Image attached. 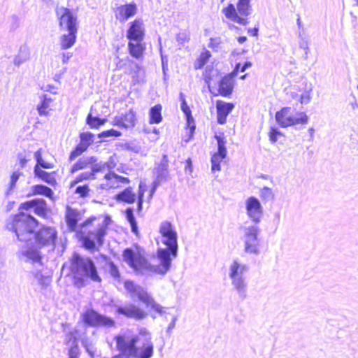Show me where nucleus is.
Instances as JSON below:
<instances>
[{
	"instance_id": "32",
	"label": "nucleus",
	"mask_w": 358,
	"mask_h": 358,
	"mask_svg": "<svg viewBox=\"0 0 358 358\" xmlns=\"http://www.w3.org/2000/svg\"><path fill=\"white\" fill-rule=\"evenodd\" d=\"M162 105L160 103H157L150 108L149 110V123L150 124H159L162 121Z\"/></svg>"
},
{
	"instance_id": "38",
	"label": "nucleus",
	"mask_w": 358,
	"mask_h": 358,
	"mask_svg": "<svg viewBox=\"0 0 358 358\" xmlns=\"http://www.w3.org/2000/svg\"><path fill=\"white\" fill-rule=\"evenodd\" d=\"M91 189L88 184L78 185L75 189L74 193L80 198H87L90 195Z\"/></svg>"
},
{
	"instance_id": "41",
	"label": "nucleus",
	"mask_w": 358,
	"mask_h": 358,
	"mask_svg": "<svg viewBox=\"0 0 358 358\" xmlns=\"http://www.w3.org/2000/svg\"><path fill=\"white\" fill-rule=\"evenodd\" d=\"M283 136L282 133L277 128L271 127L268 132L269 140L273 143L278 140V136Z\"/></svg>"
},
{
	"instance_id": "52",
	"label": "nucleus",
	"mask_w": 358,
	"mask_h": 358,
	"mask_svg": "<svg viewBox=\"0 0 358 358\" xmlns=\"http://www.w3.org/2000/svg\"><path fill=\"white\" fill-rule=\"evenodd\" d=\"M18 159H19V163L20 164V166L21 167H23L25 166L27 162V159H26V157L24 155H22V154H19L18 155Z\"/></svg>"
},
{
	"instance_id": "23",
	"label": "nucleus",
	"mask_w": 358,
	"mask_h": 358,
	"mask_svg": "<svg viewBox=\"0 0 358 358\" xmlns=\"http://www.w3.org/2000/svg\"><path fill=\"white\" fill-rule=\"evenodd\" d=\"M137 13V6L135 3L120 5L114 9L115 17L120 22H125L129 18Z\"/></svg>"
},
{
	"instance_id": "56",
	"label": "nucleus",
	"mask_w": 358,
	"mask_h": 358,
	"mask_svg": "<svg viewBox=\"0 0 358 358\" xmlns=\"http://www.w3.org/2000/svg\"><path fill=\"white\" fill-rule=\"evenodd\" d=\"M246 76H247V74H244V75H242V76L240 77V78H241V79H242V80H243V79H245V78H246Z\"/></svg>"
},
{
	"instance_id": "48",
	"label": "nucleus",
	"mask_w": 358,
	"mask_h": 358,
	"mask_svg": "<svg viewBox=\"0 0 358 358\" xmlns=\"http://www.w3.org/2000/svg\"><path fill=\"white\" fill-rule=\"evenodd\" d=\"M101 164L103 166V169L106 167L108 170H112L116 166V162L113 157H110L106 162Z\"/></svg>"
},
{
	"instance_id": "45",
	"label": "nucleus",
	"mask_w": 358,
	"mask_h": 358,
	"mask_svg": "<svg viewBox=\"0 0 358 358\" xmlns=\"http://www.w3.org/2000/svg\"><path fill=\"white\" fill-rule=\"evenodd\" d=\"M240 67H241V64L237 63L236 64L235 67L234 68V69L231 71V72L224 75V76L225 78H227V79H229L230 81H235L234 78L238 75V73L239 72Z\"/></svg>"
},
{
	"instance_id": "12",
	"label": "nucleus",
	"mask_w": 358,
	"mask_h": 358,
	"mask_svg": "<svg viewBox=\"0 0 358 358\" xmlns=\"http://www.w3.org/2000/svg\"><path fill=\"white\" fill-rule=\"evenodd\" d=\"M56 15L61 30L78 31V17L71 9L61 7L56 10Z\"/></svg>"
},
{
	"instance_id": "43",
	"label": "nucleus",
	"mask_w": 358,
	"mask_h": 358,
	"mask_svg": "<svg viewBox=\"0 0 358 358\" xmlns=\"http://www.w3.org/2000/svg\"><path fill=\"white\" fill-rule=\"evenodd\" d=\"M260 195L262 199L264 200H269L273 198V194L272 192L271 189L264 187L262 189L260 192Z\"/></svg>"
},
{
	"instance_id": "57",
	"label": "nucleus",
	"mask_w": 358,
	"mask_h": 358,
	"mask_svg": "<svg viewBox=\"0 0 358 358\" xmlns=\"http://www.w3.org/2000/svg\"><path fill=\"white\" fill-rule=\"evenodd\" d=\"M153 132L155 134H159V131L157 129H154Z\"/></svg>"
},
{
	"instance_id": "31",
	"label": "nucleus",
	"mask_w": 358,
	"mask_h": 358,
	"mask_svg": "<svg viewBox=\"0 0 358 358\" xmlns=\"http://www.w3.org/2000/svg\"><path fill=\"white\" fill-rule=\"evenodd\" d=\"M68 34L60 36V45L62 50L71 48L76 42L77 31H68Z\"/></svg>"
},
{
	"instance_id": "7",
	"label": "nucleus",
	"mask_w": 358,
	"mask_h": 358,
	"mask_svg": "<svg viewBox=\"0 0 358 358\" xmlns=\"http://www.w3.org/2000/svg\"><path fill=\"white\" fill-rule=\"evenodd\" d=\"M277 124L281 128H287L295 125H306L308 122V116L304 111L294 112L291 107L281 108L275 113Z\"/></svg>"
},
{
	"instance_id": "29",
	"label": "nucleus",
	"mask_w": 358,
	"mask_h": 358,
	"mask_svg": "<svg viewBox=\"0 0 358 358\" xmlns=\"http://www.w3.org/2000/svg\"><path fill=\"white\" fill-rule=\"evenodd\" d=\"M36 195H42L52 199L54 197V192L50 187L44 185L38 184L33 185L31 187L30 192L28 194V196H32Z\"/></svg>"
},
{
	"instance_id": "3",
	"label": "nucleus",
	"mask_w": 358,
	"mask_h": 358,
	"mask_svg": "<svg viewBox=\"0 0 358 358\" xmlns=\"http://www.w3.org/2000/svg\"><path fill=\"white\" fill-rule=\"evenodd\" d=\"M122 256L127 264L137 274L164 275L171 266V259L169 252L164 249H159L157 251L159 264H152L149 262L145 250L137 243L123 250Z\"/></svg>"
},
{
	"instance_id": "49",
	"label": "nucleus",
	"mask_w": 358,
	"mask_h": 358,
	"mask_svg": "<svg viewBox=\"0 0 358 358\" xmlns=\"http://www.w3.org/2000/svg\"><path fill=\"white\" fill-rule=\"evenodd\" d=\"M185 171L189 173L192 172V162L190 158H187L185 162Z\"/></svg>"
},
{
	"instance_id": "27",
	"label": "nucleus",
	"mask_w": 358,
	"mask_h": 358,
	"mask_svg": "<svg viewBox=\"0 0 358 358\" xmlns=\"http://www.w3.org/2000/svg\"><path fill=\"white\" fill-rule=\"evenodd\" d=\"M101 172L99 168L94 167L92 170L87 172H82L76 176L69 184L70 187H74L76 184L86 180H93L96 179V175Z\"/></svg>"
},
{
	"instance_id": "53",
	"label": "nucleus",
	"mask_w": 358,
	"mask_h": 358,
	"mask_svg": "<svg viewBox=\"0 0 358 358\" xmlns=\"http://www.w3.org/2000/svg\"><path fill=\"white\" fill-rule=\"evenodd\" d=\"M259 29L258 27L250 28L248 29V32L252 35L253 36H258Z\"/></svg>"
},
{
	"instance_id": "18",
	"label": "nucleus",
	"mask_w": 358,
	"mask_h": 358,
	"mask_svg": "<svg viewBox=\"0 0 358 358\" xmlns=\"http://www.w3.org/2000/svg\"><path fill=\"white\" fill-rule=\"evenodd\" d=\"M248 270L246 265L241 264L238 260H234L230 266L229 276L232 284L238 291L245 288V283L242 275Z\"/></svg>"
},
{
	"instance_id": "1",
	"label": "nucleus",
	"mask_w": 358,
	"mask_h": 358,
	"mask_svg": "<svg viewBox=\"0 0 358 358\" xmlns=\"http://www.w3.org/2000/svg\"><path fill=\"white\" fill-rule=\"evenodd\" d=\"M31 209L43 219H47L51 212L43 199L36 198L24 201L20 204L18 212L7 220L5 228L13 233L17 240L27 248L24 255L38 262L41 260L38 250L55 245L58 234L55 227L41 224L34 216L27 213Z\"/></svg>"
},
{
	"instance_id": "24",
	"label": "nucleus",
	"mask_w": 358,
	"mask_h": 358,
	"mask_svg": "<svg viewBox=\"0 0 358 358\" xmlns=\"http://www.w3.org/2000/svg\"><path fill=\"white\" fill-rule=\"evenodd\" d=\"M217 122L220 124H224L227 121V117L235 108L232 102H227L223 100H217L215 103Z\"/></svg>"
},
{
	"instance_id": "14",
	"label": "nucleus",
	"mask_w": 358,
	"mask_h": 358,
	"mask_svg": "<svg viewBox=\"0 0 358 358\" xmlns=\"http://www.w3.org/2000/svg\"><path fill=\"white\" fill-rule=\"evenodd\" d=\"M124 286L131 296H136L138 299L145 303L146 306L159 310V305L155 302L154 299L133 281L126 280L124 282Z\"/></svg>"
},
{
	"instance_id": "33",
	"label": "nucleus",
	"mask_w": 358,
	"mask_h": 358,
	"mask_svg": "<svg viewBox=\"0 0 358 358\" xmlns=\"http://www.w3.org/2000/svg\"><path fill=\"white\" fill-rule=\"evenodd\" d=\"M212 57L210 50L204 49L194 62V68L196 70L202 69Z\"/></svg>"
},
{
	"instance_id": "54",
	"label": "nucleus",
	"mask_w": 358,
	"mask_h": 358,
	"mask_svg": "<svg viewBox=\"0 0 358 358\" xmlns=\"http://www.w3.org/2000/svg\"><path fill=\"white\" fill-rule=\"evenodd\" d=\"M252 66V63L250 62H245L243 65L241 64V67L239 69V71H245V69Z\"/></svg>"
},
{
	"instance_id": "6",
	"label": "nucleus",
	"mask_w": 358,
	"mask_h": 358,
	"mask_svg": "<svg viewBox=\"0 0 358 358\" xmlns=\"http://www.w3.org/2000/svg\"><path fill=\"white\" fill-rule=\"evenodd\" d=\"M126 36L128 39L127 48L129 55L136 59H143L146 44L144 42L145 27L141 18H136L129 22Z\"/></svg>"
},
{
	"instance_id": "40",
	"label": "nucleus",
	"mask_w": 358,
	"mask_h": 358,
	"mask_svg": "<svg viewBox=\"0 0 358 358\" xmlns=\"http://www.w3.org/2000/svg\"><path fill=\"white\" fill-rule=\"evenodd\" d=\"M122 135V133L116 129H110L108 130L103 131L100 134H98L99 138L101 137H109V136H115L119 137Z\"/></svg>"
},
{
	"instance_id": "28",
	"label": "nucleus",
	"mask_w": 358,
	"mask_h": 358,
	"mask_svg": "<svg viewBox=\"0 0 358 358\" xmlns=\"http://www.w3.org/2000/svg\"><path fill=\"white\" fill-rule=\"evenodd\" d=\"M181 109L185 113L187 119V127L186 129L189 130V139L193 137V134L195 129V125L194 123V119L192 116V112L189 107L187 106L185 98H182L181 103Z\"/></svg>"
},
{
	"instance_id": "19",
	"label": "nucleus",
	"mask_w": 358,
	"mask_h": 358,
	"mask_svg": "<svg viewBox=\"0 0 358 358\" xmlns=\"http://www.w3.org/2000/svg\"><path fill=\"white\" fill-rule=\"evenodd\" d=\"M96 167L100 169V171H103V166L101 164V162H98V159L95 156L83 157L79 158L75 162L69 169L70 173H74L81 170L90 169L92 170L93 168Z\"/></svg>"
},
{
	"instance_id": "5",
	"label": "nucleus",
	"mask_w": 358,
	"mask_h": 358,
	"mask_svg": "<svg viewBox=\"0 0 358 358\" xmlns=\"http://www.w3.org/2000/svg\"><path fill=\"white\" fill-rule=\"evenodd\" d=\"M70 265L73 283L78 287L85 285V279L99 283L102 281L95 263L90 257L74 252L70 259Z\"/></svg>"
},
{
	"instance_id": "50",
	"label": "nucleus",
	"mask_w": 358,
	"mask_h": 358,
	"mask_svg": "<svg viewBox=\"0 0 358 358\" xmlns=\"http://www.w3.org/2000/svg\"><path fill=\"white\" fill-rule=\"evenodd\" d=\"M20 174L17 172H13L10 176V186L13 187L15 185L19 178Z\"/></svg>"
},
{
	"instance_id": "13",
	"label": "nucleus",
	"mask_w": 358,
	"mask_h": 358,
	"mask_svg": "<svg viewBox=\"0 0 358 358\" xmlns=\"http://www.w3.org/2000/svg\"><path fill=\"white\" fill-rule=\"evenodd\" d=\"M259 229L257 227L250 226L245 229L244 233V251L250 255H258L260 252L261 245L258 238Z\"/></svg>"
},
{
	"instance_id": "35",
	"label": "nucleus",
	"mask_w": 358,
	"mask_h": 358,
	"mask_svg": "<svg viewBox=\"0 0 358 358\" xmlns=\"http://www.w3.org/2000/svg\"><path fill=\"white\" fill-rule=\"evenodd\" d=\"M106 119H101L98 117H93L91 113H89L86 118V123L91 129H99L101 125L106 122Z\"/></svg>"
},
{
	"instance_id": "46",
	"label": "nucleus",
	"mask_w": 358,
	"mask_h": 358,
	"mask_svg": "<svg viewBox=\"0 0 358 358\" xmlns=\"http://www.w3.org/2000/svg\"><path fill=\"white\" fill-rule=\"evenodd\" d=\"M77 331H73L67 334L66 343H72L73 345L78 344Z\"/></svg>"
},
{
	"instance_id": "16",
	"label": "nucleus",
	"mask_w": 358,
	"mask_h": 358,
	"mask_svg": "<svg viewBox=\"0 0 358 358\" xmlns=\"http://www.w3.org/2000/svg\"><path fill=\"white\" fill-rule=\"evenodd\" d=\"M143 196L144 190L141 189V185L139 187L137 196L134 192L132 188L131 187H128L117 194L115 195V199L117 201L129 204L134 203L137 201V210L141 211L142 209Z\"/></svg>"
},
{
	"instance_id": "4",
	"label": "nucleus",
	"mask_w": 358,
	"mask_h": 358,
	"mask_svg": "<svg viewBox=\"0 0 358 358\" xmlns=\"http://www.w3.org/2000/svg\"><path fill=\"white\" fill-rule=\"evenodd\" d=\"M118 354L111 358H151L154 353V344L150 334L141 330L138 334L129 336L127 333L114 336Z\"/></svg>"
},
{
	"instance_id": "39",
	"label": "nucleus",
	"mask_w": 358,
	"mask_h": 358,
	"mask_svg": "<svg viewBox=\"0 0 358 358\" xmlns=\"http://www.w3.org/2000/svg\"><path fill=\"white\" fill-rule=\"evenodd\" d=\"M108 272L110 276L113 277L115 280L120 281L122 278L118 266L113 262H108Z\"/></svg>"
},
{
	"instance_id": "15",
	"label": "nucleus",
	"mask_w": 358,
	"mask_h": 358,
	"mask_svg": "<svg viewBox=\"0 0 358 358\" xmlns=\"http://www.w3.org/2000/svg\"><path fill=\"white\" fill-rule=\"evenodd\" d=\"M79 143L69 155V162H73L76 158L82 155L87 150L94 141V135L90 131L81 132L79 134Z\"/></svg>"
},
{
	"instance_id": "26",
	"label": "nucleus",
	"mask_w": 358,
	"mask_h": 358,
	"mask_svg": "<svg viewBox=\"0 0 358 358\" xmlns=\"http://www.w3.org/2000/svg\"><path fill=\"white\" fill-rule=\"evenodd\" d=\"M116 312L127 317L134 318L136 320H142L147 316V313L143 310L134 304L120 306L117 308Z\"/></svg>"
},
{
	"instance_id": "2",
	"label": "nucleus",
	"mask_w": 358,
	"mask_h": 358,
	"mask_svg": "<svg viewBox=\"0 0 358 358\" xmlns=\"http://www.w3.org/2000/svg\"><path fill=\"white\" fill-rule=\"evenodd\" d=\"M83 213L77 208L66 206L64 219L69 231H75L82 247L90 251H98L104 244L112 222L109 215H92L80 225Z\"/></svg>"
},
{
	"instance_id": "55",
	"label": "nucleus",
	"mask_w": 358,
	"mask_h": 358,
	"mask_svg": "<svg viewBox=\"0 0 358 358\" xmlns=\"http://www.w3.org/2000/svg\"><path fill=\"white\" fill-rule=\"evenodd\" d=\"M237 41L239 43H243L247 41V37L245 36H239L237 38Z\"/></svg>"
},
{
	"instance_id": "10",
	"label": "nucleus",
	"mask_w": 358,
	"mask_h": 358,
	"mask_svg": "<svg viewBox=\"0 0 358 358\" xmlns=\"http://www.w3.org/2000/svg\"><path fill=\"white\" fill-rule=\"evenodd\" d=\"M159 232L162 238V243L166 245V250L169 256H177L178 241L177 233L175 231L172 224L169 221H164L161 223Z\"/></svg>"
},
{
	"instance_id": "11",
	"label": "nucleus",
	"mask_w": 358,
	"mask_h": 358,
	"mask_svg": "<svg viewBox=\"0 0 358 358\" xmlns=\"http://www.w3.org/2000/svg\"><path fill=\"white\" fill-rule=\"evenodd\" d=\"M82 322L90 327H113L115 320L109 317L99 314L94 309H87L81 315Z\"/></svg>"
},
{
	"instance_id": "58",
	"label": "nucleus",
	"mask_w": 358,
	"mask_h": 358,
	"mask_svg": "<svg viewBox=\"0 0 358 358\" xmlns=\"http://www.w3.org/2000/svg\"><path fill=\"white\" fill-rule=\"evenodd\" d=\"M303 48H304L305 50H306V49H308V47H307V46H306V47H304Z\"/></svg>"
},
{
	"instance_id": "20",
	"label": "nucleus",
	"mask_w": 358,
	"mask_h": 358,
	"mask_svg": "<svg viewBox=\"0 0 358 358\" xmlns=\"http://www.w3.org/2000/svg\"><path fill=\"white\" fill-rule=\"evenodd\" d=\"M103 180L104 182L100 185V187L105 190L117 189L122 185H127L130 182V180L127 177L119 176L111 171L105 174Z\"/></svg>"
},
{
	"instance_id": "42",
	"label": "nucleus",
	"mask_w": 358,
	"mask_h": 358,
	"mask_svg": "<svg viewBox=\"0 0 358 358\" xmlns=\"http://www.w3.org/2000/svg\"><path fill=\"white\" fill-rule=\"evenodd\" d=\"M80 351L78 344L73 345L68 349V358H79Z\"/></svg>"
},
{
	"instance_id": "8",
	"label": "nucleus",
	"mask_w": 358,
	"mask_h": 358,
	"mask_svg": "<svg viewBox=\"0 0 358 358\" xmlns=\"http://www.w3.org/2000/svg\"><path fill=\"white\" fill-rule=\"evenodd\" d=\"M222 13L227 18L245 26L249 23L248 17L251 13L250 0H238L236 8L233 3H229L222 9Z\"/></svg>"
},
{
	"instance_id": "47",
	"label": "nucleus",
	"mask_w": 358,
	"mask_h": 358,
	"mask_svg": "<svg viewBox=\"0 0 358 358\" xmlns=\"http://www.w3.org/2000/svg\"><path fill=\"white\" fill-rule=\"evenodd\" d=\"M169 159L168 157L166 155H164L162 157V160L161 164L159 165L158 171H166L168 168Z\"/></svg>"
},
{
	"instance_id": "22",
	"label": "nucleus",
	"mask_w": 358,
	"mask_h": 358,
	"mask_svg": "<svg viewBox=\"0 0 358 358\" xmlns=\"http://www.w3.org/2000/svg\"><path fill=\"white\" fill-rule=\"evenodd\" d=\"M245 209L248 217L255 222L260 221L263 210L259 201L255 196L249 197L245 201Z\"/></svg>"
},
{
	"instance_id": "21",
	"label": "nucleus",
	"mask_w": 358,
	"mask_h": 358,
	"mask_svg": "<svg viewBox=\"0 0 358 358\" xmlns=\"http://www.w3.org/2000/svg\"><path fill=\"white\" fill-rule=\"evenodd\" d=\"M136 121V113L132 109H130L120 115L115 116L111 124L120 128L129 129L135 126Z\"/></svg>"
},
{
	"instance_id": "17",
	"label": "nucleus",
	"mask_w": 358,
	"mask_h": 358,
	"mask_svg": "<svg viewBox=\"0 0 358 358\" xmlns=\"http://www.w3.org/2000/svg\"><path fill=\"white\" fill-rule=\"evenodd\" d=\"M215 138L217 143V151L211 157V168L213 171H219L221 169V162H223L227 155V141L223 133L215 135Z\"/></svg>"
},
{
	"instance_id": "30",
	"label": "nucleus",
	"mask_w": 358,
	"mask_h": 358,
	"mask_svg": "<svg viewBox=\"0 0 358 358\" xmlns=\"http://www.w3.org/2000/svg\"><path fill=\"white\" fill-rule=\"evenodd\" d=\"M311 90L306 85L303 87H298L296 92L292 95L293 98H299V101L301 104H307L311 99Z\"/></svg>"
},
{
	"instance_id": "51",
	"label": "nucleus",
	"mask_w": 358,
	"mask_h": 358,
	"mask_svg": "<svg viewBox=\"0 0 358 358\" xmlns=\"http://www.w3.org/2000/svg\"><path fill=\"white\" fill-rule=\"evenodd\" d=\"M73 54L71 52H64L62 55V61L64 64L68 63L70 58L72 57Z\"/></svg>"
},
{
	"instance_id": "44",
	"label": "nucleus",
	"mask_w": 358,
	"mask_h": 358,
	"mask_svg": "<svg viewBox=\"0 0 358 358\" xmlns=\"http://www.w3.org/2000/svg\"><path fill=\"white\" fill-rule=\"evenodd\" d=\"M240 67H241V64L237 63L236 64L235 67L234 68V69L231 71V72L224 75V76L225 78H227V79H229L230 81H235L234 78L238 75V73L239 72Z\"/></svg>"
},
{
	"instance_id": "36",
	"label": "nucleus",
	"mask_w": 358,
	"mask_h": 358,
	"mask_svg": "<svg viewBox=\"0 0 358 358\" xmlns=\"http://www.w3.org/2000/svg\"><path fill=\"white\" fill-rule=\"evenodd\" d=\"M215 76L213 67L211 66H207L202 73V78L205 83L207 85L208 90L210 89L211 82Z\"/></svg>"
},
{
	"instance_id": "59",
	"label": "nucleus",
	"mask_w": 358,
	"mask_h": 358,
	"mask_svg": "<svg viewBox=\"0 0 358 358\" xmlns=\"http://www.w3.org/2000/svg\"><path fill=\"white\" fill-rule=\"evenodd\" d=\"M224 0H221L222 2H223Z\"/></svg>"
},
{
	"instance_id": "9",
	"label": "nucleus",
	"mask_w": 358,
	"mask_h": 358,
	"mask_svg": "<svg viewBox=\"0 0 358 358\" xmlns=\"http://www.w3.org/2000/svg\"><path fill=\"white\" fill-rule=\"evenodd\" d=\"M42 148H39L34 153L36 160V164L34 167V175L44 182L55 187L57 184L56 178L57 171L48 172L42 169H51L55 165L53 162L45 161L42 157Z\"/></svg>"
},
{
	"instance_id": "60",
	"label": "nucleus",
	"mask_w": 358,
	"mask_h": 358,
	"mask_svg": "<svg viewBox=\"0 0 358 358\" xmlns=\"http://www.w3.org/2000/svg\"><path fill=\"white\" fill-rule=\"evenodd\" d=\"M357 3H358V0H357Z\"/></svg>"
},
{
	"instance_id": "37",
	"label": "nucleus",
	"mask_w": 358,
	"mask_h": 358,
	"mask_svg": "<svg viewBox=\"0 0 358 358\" xmlns=\"http://www.w3.org/2000/svg\"><path fill=\"white\" fill-rule=\"evenodd\" d=\"M125 215L130 224L131 231L135 234H138V227L136 219L134 217L133 210L131 208H127L125 210Z\"/></svg>"
},
{
	"instance_id": "34",
	"label": "nucleus",
	"mask_w": 358,
	"mask_h": 358,
	"mask_svg": "<svg viewBox=\"0 0 358 358\" xmlns=\"http://www.w3.org/2000/svg\"><path fill=\"white\" fill-rule=\"evenodd\" d=\"M52 99L51 98L48 97L47 95H43L41 103L37 106L38 114L41 116L48 115L49 112L52 110Z\"/></svg>"
},
{
	"instance_id": "25",
	"label": "nucleus",
	"mask_w": 358,
	"mask_h": 358,
	"mask_svg": "<svg viewBox=\"0 0 358 358\" xmlns=\"http://www.w3.org/2000/svg\"><path fill=\"white\" fill-rule=\"evenodd\" d=\"M235 86V81H230L229 79L222 76L218 81L217 92L210 90V92L214 96H221L222 97H230L233 94Z\"/></svg>"
}]
</instances>
